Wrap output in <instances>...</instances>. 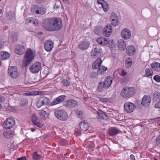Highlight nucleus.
<instances>
[{"instance_id":"nucleus-1","label":"nucleus","mask_w":160,"mask_h":160,"mask_svg":"<svg viewBox=\"0 0 160 160\" xmlns=\"http://www.w3.org/2000/svg\"><path fill=\"white\" fill-rule=\"evenodd\" d=\"M42 26L44 29L47 31H58L62 27V21L58 18H50L46 19L44 22Z\"/></svg>"},{"instance_id":"nucleus-2","label":"nucleus","mask_w":160,"mask_h":160,"mask_svg":"<svg viewBox=\"0 0 160 160\" xmlns=\"http://www.w3.org/2000/svg\"><path fill=\"white\" fill-rule=\"evenodd\" d=\"M36 56L35 53L29 49L25 52L23 58V63L25 67H27L33 61Z\"/></svg>"},{"instance_id":"nucleus-3","label":"nucleus","mask_w":160,"mask_h":160,"mask_svg":"<svg viewBox=\"0 0 160 160\" xmlns=\"http://www.w3.org/2000/svg\"><path fill=\"white\" fill-rule=\"evenodd\" d=\"M112 79L111 77L108 76L104 81H100L97 87L98 91L101 92L109 88L112 83Z\"/></svg>"},{"instance_id":"nucleus-4","label":"nucleus","mask_w":160,"mask_h":160,"mask_svg":"<svg viewBox=\"0 0 160 160\" xmlns=\"http://www.w3.org/2000/svg\"><path fill=\"white\" fill-rule=\"evenodd\" d=\"M135 93V90L132 87H126L121 91V95L124 98H128L133 96Z\"/></svg>"},{"instance_id":"nucleus-5","label":"nucleus","mask_w":160,"mask_h":160,"mask_svg":"<svg viewBox=\"0 0 160 160\" xmlns=\"http://www.w3.org/2000/svg\"><path fill=\"white\" fill-rule=\"evenodd\" d=\"M54 114L56 117L60 120L65 121L68 118V114L65 110H57L55 111Z\"/></svg>"},{"instance_id":"nucleus-6","label":"nucleus","mask_w":160,"mask_h":160,"mask_svg":"<svg viewBox=\"0 0 160 160\" xmlns=\"http://www.w3.org/2000/svg\"><path fill=\"white\" fill-rule=\"evenodd\" d=\"M15 122L13 118H9L5 120L2 125L3 128L10 129L13 128L15 125Z\"/></svg>"},{"instance_id":"nucleus-7","label":"nucleus","mask_w":160,"mask_h":160,"mask_svg":"<svg viewBox=\"0 0 160 160\" xmlns=\"http://www.w3.org/2000/svg\"><path fill=\"white\" fill-rule=\"evenodd\" d=\"M41 63L37 62L32 64L29 67V70L32 73H35L39 72L41 68Z\"/></svg>"},{"instance_id":"nucleus-8","label":"nucleus","mask_w":160,"mask_h":160,"mask_svg":"<svg viewBox=\"0 0 160 160\" xmlns=\"http://www.w3.org/2000/svg\"><path fill=\"white\" fill-rule=\"evenodd\" d=\"M8 72L9 74L12 78H16L18 75V71L15 66L9 67Z\"/></svg>"},{"instance_id":"nucleus-9","label":"nucleus","mask_w":160,"mask_h":160,"mask_svg":"<svg viewBox=\"0 0 160 160\" xmlns=\"http://www.w3.org/2000/svg\"><path fill=\"white\" fill-rule=\"evenodd\" d=\"M124 108L127 112L130 113L133 112L135 108V106L132 103L128 101L125 103Z\"/></svg>"},{"instance_id":"nucleus-10","label":"nucleus","mask_w":160,"mask_h":160,"mask_svg":"<svg viewBox=\"0 0 160 160\" xmlns=\"http://www.w3.org/2000/svg\"><path fill=\"white\" fill-rule=\"evenodd\" d=\"M49 102L48 98L44 97L38 99L36 103L37 106L38 108H40L42 105H46Z\"/></svg>"},{"instance_id":"nucleus-11","label":"nucleus","mask_w":160,"mask_h":160,"mask_svg":"<svg viewBox=\"0 0 160 160\" xmlns=\"http://www.w3.org/2000/svg\"><path fill=\"white\" fill-rule=\"evenodd\" d=\"M54 42L50 39L46 41L44 43L45 50L48 52L51 51L53 47Z\"/></svg>"},{"instance_id":"nucleus-12","label":"nucleus","mask_w":160,"mask_h":160,"mask_svg":"<svg viewBox=\"0 0 160 160\" xmlns=\"http://www.w3.org/2000/svg\"><path fill=\"white\" fill-rule=\"evenodd\" d=\"M121 35L122 38L125 40H127L129 39L131 36V32L128 28H124L121 32Z\"/></svg>"},{"instance_id":"nucleus-13","label":"nucleus","mask_w":160,"mask_h":160,"mask_svg":"<svg viewBox=\"0 0 160 160\" xmlns=\"http://www.w3.org/2000/svg\"><path fill=\"white\" fill-rule=\"evenodd\" d=\"M110 20L112 25L114 26H117L118 24V18L117 14L112 12L110 16Z\"/></svg>"},{"instance_id":"nucleus-14","label":"nucleus","mask_w":160,"mask_h":160,"mask_svg":"<svg viewBox=\"0 0 160 160\" xmlns=\"http://www.w3.org/2000/svg\"><path fill=\"white\" fill-rule=\"evenodd\" d=\"M112 28L111 25L108 24L104 28L103 30V33L104 36L106 37H108L111 34Z\"/></svg>"},{"instance_id":"nucleus-15","label":"nucleus","mask_w":160,"mask_h":160,"mask_svg":"<svg viewBox=\"0 0 160 160\" xmlns=\"http://www.w3.org/2000/svg\"><path fill=\"white\" fill-rule=\"evenodd\" d=\"M151 98L148 95H145L142 99V104L146 107H148L150 103Z\"/></svg>"},{"instance_id":"nucleus-16","label":"nucleus","mask_w":160,"mask_h":160,"mask_svg":"<svg viewBox=\"0 0 160 160\" xmlns=\"http://www.w3.org/2000/svg\"><path fill=\"white\" fill-rule=\"evenodd\" d=\"M66 97L65 95L60 96L51 103L50 105L52 106L60 103L65 100Z\"/></svg>"},{"instance_id":"nucleus-17","label":"nucleus","mask_w":160,"mask_h":160,"mask_svg":"<svg viewBox=\"0 0 160 160\" xmlns=\"http://www.w3.org/2000/svg\"><path fill=\"white\" fill-rule=\"evenodd\" d=\"M77 102L73 99H71L66 102L64 105L66 107L68 108H74L78 105Z\"/></svg>"},{"instance_id":"nucleus-18","label":"nucleus","mask_w":160,"mask_h":160,"mask_svg":"<svg viewBox=\"0 0 160 160\" xmlns=\"http://www.w3.org/2000/svg\"><path fill=\"white\" fill-rule=\"evenodd\" d=\"M89 45L90 44L88 42L81 41L78 47L79 49L82 50H85L88 49Z\"/></svg>"},{"instance_id":"nucleus-19","label":"nucleus","mask_w":160,"mask_h":160,"mask_svg":"<svg viewBox=\"0 0 160 160\" xmlns=\"http://www.w3.org/2000/svg\"><path fill=\"white\" fill-rule=\"evenodd\" d=\"M94 52L93 54L91 55L92 58H95L96 57L98 58L100 57L102 55L101 49L99 47L95 48L94 50Z\"/></svg>"},{"instance_id":"nucleus-20","label":"nucleus","mask_w":160,"mask_h":160,"mask_svg":"<svg viewBox=\"0 0 160 160\" xmlns=\"http://www.w3.org/2000/svg\"><path fill=\"white\" fill-rule=\"evenodd\" d=\"M24 51V47L23 46L20 45H17L15 49V52L16 54L19 55H22Z\"/></svg>"},{"instance_id":"nucleus-21","label":"nucleus","mask_w":160,"mask_h":160,"mask_svg":"<svg viewBox=\"0 0 160 160\" xmlns=\"http://www.w3.org/2000/svg\"><path fill=\"white\" fill-rule=\"evenodd\" d=\"M127 53L129 56L133 55L135 53L136 49L135 47L132 45L128 46L126 49Z\"/></svg>"},{"instance_id":"nucleus-22","label":"nucleus","mask_w":160,"mask_h":160,"mask_svg":"<svg viewBox=\"0 0 160 160\" xmlns=\"http://www.w3.org/2000/svg\"><path fill=\"white\" fill-rule=\"evenodd\" d=\"M119 130L114 127H112L110 128L108 131V134L111 136H113L117 134Z\"/></svg>"},{"instance_id":"nucleus-23","label":"nucleus","mask_w":160,"mask_h":160,"mask_svg":"<svg viewBox=\"0 0 160 160\" xmlns=\"http://www.w3.org/2000/svg\"><path fill=\"white\" fill-rule=\"evenodd\" d=\"M118 47L121 50H124L126 48V45L124 41L122 39L118 41Z\"/></svg>"},{"instance_id":"nucleus-24","label":"nucleus","mask_w":160,"mask_h":160,"mask_svg":"<svg viewBox=\"0 0 160 160\" xmlns=\"http://www.w3.org/2000/svg\"><path fill=\"white\" fill-rule=\"evenodd\" d=\"M102 63V61L101 58L98 59L95 61L93 64L92 67L94 69H96L99 68L101 64Z\"/></svg>"},{"instance_id":"nucleus-25","label":"nucleus","mask_w":160,"mask_h":160,"mask_svg":"<svg viewBox=\"0 0 160 160\" xmlns=\"http://www.w3.org/2000/svg\"><path fill=\"white\" fill-rule=\"evenodd\" d=\"M89 127V124L87 122H85V121L81 122L80 123V127L81 129L83 131L87 130Z\"/></svg>"},{"instance_id":"nucleus-26","label":"nucleus","mask_w":160,"mask_h":160,"mask_svg":"<svg viewBox=\"0 0 160 160\" xmlns=\"http://www.w3.org/2000/svg\"><path fill=\"white\" fill-rule=\"evenodd\" d=\"M97 41L98 44L103 45H106L108 43V40L104 38H98L97 39Z\"/></svg>"},{"instance_id":"nucleus-27","label":"nucleus","mask_w":160,"mask_h":160,"mask_svg":"<svg viewBox=\"0 0 160 160\" xmlns=\"http://www.w3.org/2000/svg\"><path fill=\"white\" fill-rule=\"evenodd\" d=\"M151 66L153 70L156 71H160V63L154 62L151 64Z\"/></svg>"},{"instance_id":"nucleus-28","label":"nucleus","mask_w":160,"mask_h":160,"mask_svg":"<svg viewBox=\"0 0 160 160\" xmlns=\"http://www.w3.org/2000/svg\"><path fill=\"white\" fill-rule=\"evenodd\" d=\"M108 70L107 67L101 66L98 71V73L99 74L103 75L106 73V71Z\"/></svg>"},{"instance_id":"nucleus-29","label":"nucleus","mask_w":160,"mask_h":160,"mask_svg":"<svg viewBox=\"0 0 160 160\" xmlns=\"http://www.w3.org/2000/svg\"><path fill=\"white\" fill-rule=\"evenodd\" d=\"M97 112L98 113V115L100 118L104 119H107L108 118V117L107 114L103 111L100 110H98L97 111Z\"/></svg>"},{"instance_id":"nucleus-30","label":"nucleus","mask_w":160,"mask_h":160,"mask_svg":"<svg viewBox=\"0 0 160 160\" xmlns=\"http://www.w3.org/2000/svg\"><path fill=\"white\" fill-rule=\"evenodd\" d=\"M39 6L37 5H34L32 6L31 7V12L33 13H36L37 14L39 13V11L38 10Z\"/></svg>"},{"instance_id":"nucleus-31","label":"nucleus","mask_w":160,"mask_h":160,"mask_svg":"<svg viewBox=\"0 0 160 160\" xmlns=\"http://www.w3.org/2000/svg\"><path fill=\"white\" fill-rule=\"evenodd\" d=\"M125 66L127 68H129L132 63V58H127L125 60Z\"/></svg>"},{"instance_id":"nucleus-32","label":"nucleus","mask_w":160,"mask_h":160,"mask_svg":"<svg viewBox=\"0 0 160 160\" xmlns=\"http://www.w3.org/2000/svg\"><path fill=\"white\" fill-rule=\"evenodd\" d=\"M1 58L2 60L7 59L10 57V54L6 52H1Z\"/></svg>"},{"instance_id":"nucleus-33","label":"nucleus","mask_w":160,"mask_h":160,"mask_svg":"<svg viewBox=\"0 0 160 160\" xmlns=\"http://www.w3.org/2000/svg\"><path fill=\"white\" fill-rule=\"evenodd\" d=\"M153 73V71L151 68H146L145 70V76L149 77L152 76Z\"/></svg>"},{"instance_id":"nucleus-34","label":"nucleus","mask_w":160,"mask_h":160,"mask_svg":"<svg viewBox=\"0 0 160 160\" xmlns=\"http://www.w3.org/2000/svg\"><path fill=\"white\" fill-rule=\"evenodd\" d=\"M15 15L14 12L10 11L7 13L6 18L8 19L12 20L15 18Z\"/></svg>"},{"instance_id":"nucleus-35","label":"nucleus","mask_w":160,"mask_h":160,"mask_svg":"<svg viewBox=\"0 0 160 160\" xmlns=\"http://www.w3.org/2000/svg\"><path fill=\"white\" fill-rule=\"evenodd\" d=\"M39 8L38 10L39 11V13H38L37 14L43 15L46 13L47 9L44 7L43 6H39Z\"/></svg>"},{"instance_id":"nucleus-36","label":"nucleus","mask_w":160,"mask_h":160,"mask_svg":"<svg viewBox=\"0 0 160 160\" xmlns=\"http://www.w3.org/2000/svg\"><path fill=\"white\" fill-rule=\"evenodd\" d=\"M153 100L154 101H160V92L155 91L153 93Z\"/></svg>"},{"instance_id":"nucleus-37","label":"nucleus","mask_w":160,"mask_h":160,"mask_svg":"<svg viewBox=\"0 0 160 160\" xmlns=\"http://www.w3.org/2000/svg\"><path fill=\"white\" fill-rule=\"evenodd\" d=\"M41 118L45 119L47 117L46 112L44 110L40 111L38 113Z\"/></svg>"},{"instance_id":"nucleus-38","label":"nucleus","mask_w":160,"mask_h":160,"mask_svg":"<svg viewBox=\"0 0 160 160\" xmlns=\"http://www.w3.org/2000/svg\"><path fill=\"white\" fill-rule=\"evenodd\" d=\"M99 102L102 103H106L109 102L110 99L106 98H103L100 97H97Z\"/></svg>"},{"instance_id":"nucleus-39","label":"nucleus","mask_w":160,"mask_h":160,"mask_svg":"<svg viewBox=\"0 0 160 160\" xmlns=\"http://www.w3.org/2000/svg\"><path fill=\"white\" fill-rule=\"evenodd\" d=\"M28 103V101L27 99H22L20 102V104L21 106H25L27 105Z\"/></svg>"},{"instance_id":"nucleus-40","label":"nucleus","mask_w":160,"mask_h":160,"mask_svg":"<svg viewBox=\"0 0 160 160\" xmlns=\"http://www.w3.org/2000/svg\"><path fill=\"white\" fill-rule=\"evenodd\" d=\"M102 31L101 27H96L94 30V33L97 35H99Z\"/></svg>"},{"instance_id":"nucleus-41","label":"nucleus","mask_w":160,"mask_h":160,"mask_svg":"<svg viewBox=\"0 0 160 160\" xmlns=\"http://www.w3.org/2000/svg\"><path fill=\"white\" fill-rule=\"evenodd\" d=\"M102 7L103 11L105 12H107L109 8L108 5L106 2L103 3V4L102 5Z\"/></svg>"},{"instance_id":"nucleus-42","label":"nucleus","mask_w":160,"mask_h":160,"mask_svg":"<svg viewBox=\"0 0 160 160\" xmlns=\"http://www.w3.org/2000/svg\"><path fill=\"white\" fill-rule=\"evenodd\" d=\"M33 157L34 159L39 160L41 158V156L40 155L38 154L37 152H35L33 155Z\"/></svg>"},{"instance_id":"nucleus-43","label":"nucleus","mask_w":160,"mask_h":160,"mask_svg":"<svg viewBox=\"0 0 160 160\" xmlns=\"http://www.w3.org/2000/svg\"><path fill=\"white\" fill-rule=\"evenodd\" d=\"M31 119L32 121V123L37 121L38 120V117H37L35 113H33L31 118Z\"/></svg>"},{"instance_id":"nucleus-44","label":"nucleus","mask_w":160,"mask_h":160,"mask_svg":"<svg viewBox=\"0 0 160 160\" xmlns=\"http://www.w3.org/2000/svg\"><path fill=\"white\" fill-rule=\"evenodd\" d=\"M62 83L64 86H68L69 85L70 82L66 79H63L62 81Z\"/></svg>"},{"instance_id":"nucleus-45","label":"nucleus","mask_w":160,"mask_h":160,"mask_svg":"<svg viewBox=\"0 0 160 160\" xmlns=\"http://www.w3.org/2000/svg\"><path fill=\"white\" fill-rule=\"evenodd\" d=\"M33 123L35 126L39 128H42L43 126V124L40 122H38L37 121Z\"/></svg>"},{"instance_id":"nucleus-46","label":"nucleus","mask_w":160,"mask_h":160,"mask_svg":"<svg viewBox=\"0 0 160 160\" xmlns=\"http://www.w3.org/2000/svg\"><path fill=\"white\" fill-rule=\"evenodd\" d=\"M76 112L78 116V117L82 119V114L83 112H82L81 110H77L76 111Z\"/></svg>"},{"instance_id":"nucleus-47","label":"nucleus","mask_w":160,"mask_h":160,"mask_svg":"<svg viewBox=\"0 0 160 160\" xmlns=\"http://www.w3.org/2000/svg\"><path fill=\"white\" fill-rule=\"evenodd\" d=\"M154 80L157 82H160V76L158 75H156L153 77Z\"/></svg>"},{"instance_id":"nucleus-48","label":"nucleus","mask_w":160,"mask_h":160,"mask_svg":"<svg viewBox=\"0 0 160 160\" xmlns=\"http://www.w3.org/2000/svg\"><path fill=\"white\" fill-rule=\"evenodd\" d=\"M98 73L96 72H92L91 73L90 76L92 78H96L98 77Z\"/></svg>"},{"instance_id":"nucleus-49","label":"nucleus","mask_w":160,"mask_h":160,"mask_svg":"<svg viewBox=\"0 0 160 160\" xmlns=\"http://www.w3.org/2000/svg\"><path fill=\"white\" fill-rule=\"evenodd\" d=\"M154 107L158 109V110L160 111V101L154 105Z\"/></svg>"},{"instance_id":"nucleus-50","label":"nucleus","mask_w":160,"mask_h":160,"mask_svg":"<svg viewBox=\"0 0 160 160\" xmlns=\"http://www.w3.org/2000/svg\"><path fill=\"white\" fill-rule=\"evenodd\" d=\"M61 6V3L59 2L56 3L55 4V9L56 10H58L59 8H60Z\"/></svg>"},{"instance_id":"nucleus-51","label":"nucleus","mask_w":160,"mask_h":160,"mask_svg":"<svg viewBox=\"0 0 160 160\" xmlns=\"http://www.w3.org/2000/svg\"><path fill=\"white\" fill-rule=\"evenodd\" d=\"M39 22V21L38 19L34 18L32 23L34 25L37 26Z\"/></svg>"},{"instance_id":"nucleus-52","label":"nucleus","mask_w":160,"mask_h":160,"mask_svg":"<svg viewBox=\"0 0 160 160\" xmlns=\"http://www.w3.org/2000/svg\"><path fill=\"white\" fill-rule=\"evenodd\" d=\"M3 134L5 137L8 138H9L12 137V135H10L7 132H4L3 133Z\"/></svg>"},{"instance_id":"nucleus-53","label":"nucleus","mask_w":160,"mask_h":160,"mask_svg":"<svg viewBox=\"0 0 160 160\" xmlns=\"http://www.w3.org/2000/svg\"><path fill=\"white\" fill-rule=\"evenodd\" d=\"M81 132L80 131H76L75 132L74 134L77 136H80L81 135Z\"/></svg>"},{"instance_id":"nucleus-54","label":"nucleus","mask_w":160,"mask_h":160,"mask_svg":"<svg viewBox=\"0 0 160 160\" xmlns=\"http://www.w3.org/2000/svg\"><path fill=\"white\" fill-rule=\"evenodd\" d=\"M156 143L158 145H159L160 144V135L157 138L156 140Z\"/></svg>"},{"instance_id":"nucleus-55","label":"nucleus","mask_w":160,"mask_h":160,"mask_svg":"<svg viewBox=\"0 0 160 160\" xmlns=\"http://www.w3.org/2000/svg\"><path fill=\"white\" fill-rule=\"evenodd\" d=\"M105 2L104 0H97V2L98 3L102 5L103 3H104Z\"/></svg>"},{"instance_id":"nucleus-56","label":"nucleus","mask_w":160,"mask_h":160,"mask_svg":"<svg viewBox=\"0 0 160 160\" xmlns=\"http://www.w3.org/2000/svg\"><path fill=\"white\" fill-rule=\"evenodd\" d=\"M33 18H28L27 19V21L29 23H32L33 22V20L34 19Z\"/></svg>"},{"instance_id":"nucleus-57","label":"nucleus","mask_w":160,"mask_h":160,"mask_svg":"<svg viewBox=\"0 0 160 160\" xmlns=\"http://www.w3.org/2000/svg\"><path fill=\"white\" fill-rule=\"evenodd\" d=\"M127 74V72H125L123 70H122L121 72V75L122 76H124Z\"/></svg>"},{"instance_id":"nucleus-58","label":"nucleus","mask_w":160,"mask_h":160,"mask_svg":"<svg viewBox=\"0 0 160 160\" xmlns=\"http://www.w3.org/2000/svg\"><path fill=\"white\" fill-rule=\"evenodd\" d=\"M35 1L38 3H42L44 2L45 0H35Z\"/></svg>"},{"instance_id":"nucleus-59","label":"nucleus","mask_w":160,"mask_h":160,"mask_svg":"<svg viewBox=\"0 0 160 160\" xmlns=\"http://www.w3.org/2000/svg\"><path fill=\"white\" fill-rule=\"evenodd\" d=\"M5 100V98L3 97H0V101L1 102H4Z\"/></svg>"},{"instance_id":"nucleus-60","label":"nucleus","mask_w":160,"mask_h":160,"mask_svg":"<svg viewBox=\"0 0 160 160\" xmlns=\"http://www.w3.org/2000/svg\"><path fill=\"white\" fill-rule=\"evenodd\" d=\"M130 158L131 160H135V157L133 154H131L130 155Z\"/></svg>"},{"instance_id":"nucleus-61","label":"nucleus","mask_w":160,"mask_h":160,"mask_svg":"<svg viewBox=\"0 0 160 160\" xmlns=\"http://www.w3.org/2000/svg\"><path fill=\"white\" fill-rule=\"evenodd\" d=\"M155 121H160V117L157 118L153 119Z\"/></svg>"},{"instance_id":"nucleus-62","label":"nucleus","mask_w":160,"mask_h":160,"mask_svg":"<svg viewBox=\"0 0 160 160\" xmlns=\"http://www.w3.org/2000/svg\"><path fill=\"white\" fill-rule=\"evenodd\" d=\"M3 45L2 44V42L0 40V49H1L2 48V47H3Z\"/></svg>"},{"instance_id":"nucleus-63","label":"nucleus","mask_w":160,"mask_h":160,"mask_svg":"<svg viewBox=\"0 0 160 160\" xmlns=\"http://www.w3.org/2000/svg\"><path fill=\"white\" fill-rule=\"evenodd\" d=\"M30 129L31 130V131H32V132H34L35 130V129L34 128H31Z\"/></svg>"},{"instance_id":"nucleus-64","label":"nucleus","mask_w":160,"mask_h":160,"mask_svg":"<svg viewBox=\"0 0 160 160\" xmlns=\"http://www.w3.org/2000/svg\"><path fill=\"white\" fill-rule=\"evenodd\" d=\"M63 1H64L65 2H68V1L67 0H63Z\"/></svg>"}]
</instances>
